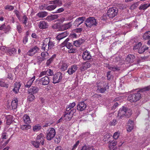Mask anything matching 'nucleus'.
Listing matches in <instances>:
<instances>
[{
  "label": "nucleus",
  "instance_id": "59",
  "mask_svg": "<svg viewBox=\"0 0 150 150\" xmlns=\"http://www.w3.org/2000/svg\"><path fill=\"white\" fill-rule=\"evenodd\" d=\"M69 49L68 52L69 53H74L76 52V50L74 48H73V47Z\"/></svg>",
  "mask_w": 150,
  "mask_h": 150
},
{
  "label": "nucleus",
  "instance_id": "28",
  "mask_svg": "<svg viewBox=\"0 0 150 150\" xmlns=\"http://www.w3.org/2000/svg\"><path fill=\"white\" fill-rule=\"evenodd\" d=\"M58 17L59 16L57 14L51 15L47 16L46 18V19L48 21H51L57 19Z\"/></svg>",
  "mask_w": 150,
  "mask_h": 150
},
{
  "label": "nucleus",
  "instance_id": "43",
  "mask_svg": "<svg viewBox=\"0 0 150 150\" xmlns=\"http://www.w3.org/2000/svg\"><path fill=\"white\" fill-rule=\"evenodd\" d=\"M0 86L7 88L8 87V85L5 83L3 81L1 80L0 81Z\"/></svg>",
  "mask_w": 150,
  "mask_h": 150
},
{
  "label": "nucleus",
  "instance_id": "4",
  "mask_svg": "<svg viewBox=\"0 0 150 150\" xmlns=\"http://www.w3.org/2000/svg\"><path fill=\"white\" fill-rule=\"evenodd\" d=\"M55 134V129L53 128H50L47 131L46 139L48 140H51L54 138Z\"/></svg>",
  "mask_w": 150,
  "mask_h": 150
},
{
  "label": "nucleus",
  "instance_id": "23",
  "mask_svg": "<svg viewBox=\"0 0 150 150\" xmlns=\"http://www.w3.org/2000/svg\"><path fill=\"white\" fill-rule=\"evenodd\" d=\"M65 112L64 114V117L65 119L67 120H70L72 118L74 113H73L70 111H67Z\"/></svg>",
  "mask_w": 150,
  "mask_h": 150
},
{
  "label": "nucleus",
  "instance_id": "62",
  "mask_svg": "<svg viewBox=\"0 0 150 150\" xmlns=\"http://www.w3.org/2000/svg\"><path fill=\"white\" fill-rule=\"evenodd\" d=\"M92 146H84L82 147L81 150H90L88 149L89 147H92Z\"/></svg>",
  "mask_w": 150,
  "mask_h": 150
},
{
  "label": "nucleus",
  "instance_id": "64",
  "mask_svg": "<svg viewBox=\"0 0 150 150\" xmlns=\"http://www.w3.org/2000/svg\"><path fill=\"white\" fill-rule=\"evenodd\" d=\"M64 11V9L62 8H61L58 9L54 13H60L63 12Z\"/></svg>",
  "mask_w": 150,
  "mask_h": 150
},
{
  "label": "nucleus",
  "instance_id": "6",
  "mask_svg": "<svg viewBox=\"0 0 150 150\" xmlns=\"http://www.w3.org/2000/svg\"><path fill=\"white\" fill-rule=\"evenodd\" d=\"M97 91L100 93H104L105 91L108 89L109 88L108 84L104 82H102L97 86Z\"/></svg>",
  "mask_w": 150,
  "mask_h": 150
},
{
  "label": "nucleus",
  "instance_id": "1",
  "mask_svg": "<svg viewBox=\"0 0 150 150\" xmlns=\"http://www.w3.org/2000/svg\"><path fill=\"white\" fill-rule=\"evenodd\" d=\"M132 114V111L130 108L123 106L118 111V117L120 119H122L124 116L129 118Z\"/></svg>",
  "mask_w": 150,
  "mask_h": 150
},
{
  "label": "nucleus",
  "instance_id": "57",
  "mask_svg": "<svg viewBox=\"0 0 150 150\" xmlns=\"http://www.w3.org/2000/svg\"><path fill=\"white\" fill-rule=\"evenodd\" d=\"M23 19L24 20L23 23L26 25L28 21V18L25 15H24L23 16Z\"/></svg>",
  "mask_w": 150,
  "mask_h": 150
},
{
  "label": "nucleus",
  "instance_id": "58",
  "mask_svg": "<svg viewBox=\"0 0 150 150\" xmlns=\"http://www.w3.org/2000/svg\"><path fill=\"white\" fill-rule=\"evenodd\" d=\"M120 134L118 132H115L113 135V137L115 139H117L119 136Z\"/></svg>",
  "mask_w": 150,
  "mask_h": 150
},
{
  "label": "nucleus",
  "instance_id": "8",
  "mask_svg": "<svg viewBox=\"0 0 150 150\" xmlns=\"http://www.w3.org/2000/svg\"><path fill=\"white\" fill-rule=\"evenodd\" d=\"M50 80L49 77L46 76L41 78L39 80V82L41 84L43 85H47L49 84Z\"/></svg>",
  "mask_w": 150,
  "mask_h": 150
},
{
  "label": "nucleus",
  "instance_id": "15",
  "mask_svg": "<svg viewBox=\"0 0 150 150\" xmlns=\"http://www.w3.org/2000/svg\"><path fill=\"white\" fill-rule=\"evenodd\" d=\"M45 138L43 134L40 133L38 135L36 140L38 142H40L41 144L43 145L44 144Z\"/></svg>",
  "mask_w": 150,
  "mask_h": 150
},
{
  "label": "nucleus",
  "instance_id": "60",
  "mask_svg": "<svg viewBox=\"0 0 150 150\" xmlns=\"http://www.w3.org/2000/svg\"><path fill=\"white\" fill-rule=\"evenodd\" d=\"M79 141H77L75 144L73 146V148L71 150H75L76 148L78 146V145L79 144Z\"/></svg>",
  "mask_w": 150,
  "mask_h": 150
},
{
  "label": "nucleus",
  "instance_id": "5",
  "mask_svg": "<svg viewBox=\"0 0 150 150\" xmlns=\"http://www.w3.org/2000/svg\"><path fill=\"white\" fill-rule=\"evenodd\" d=\"M118 12V9L113 7L108 9L107 13V15L109 17L113 18L117 15Z\"/></svg>",
  "mask_w": 150,
  "mask_h": 150
},
{
  "label": "nucleus",
  "instance_id": "52",
  "mask_svg": "<svg viewBox=\"0 0 150 150\" xmlns=\"http://www.w3.org/2000/svg\"><path fill=\"white\" fill-rule=\"evenodd\" d=\"M53 59L54 58L52 57L47 61L46 63V64L47 66H49L50 64H51V63L53 61Z\"/></svg>",
  "mask_w": 150,
  "mask_h": 150
},
{
  "label": "nucleus",
  "instance_id": "14",
  "mask_svg": "<svg viewBox=\"0 0 150 150\" xmlns=\"http://www.w3.org/2000/svg\"><path fill=\"white\" fill-rule=\"evenodd\" d=\"M82 57L85 60H89L91 58L90 52L87 50L84 51L82 54Z\"/></svg>",
  "mask_w": 150,
  "mask_h": 150
},
{
  "label": "nucleus",
  "instance_id": "35",
  "mask_svg": "<svg viewBox=\"0 0 150 150\" xmlns=\"http://www.w3.org/2000/svg\"><path fill=\"white\" fill-rule=\"evenodd\" d=\"M68 66V64L67 63L63 62L61 65L60 69L62 71H64L67 69Z\"/></svg>",
  "mask_w": 150,
  "mask_h": 150
},
{
  "label": "nucleus",
  "instance_id": "10",
  "mask_svg": "<svg viewBox=\"0 0 150 150\" xmlns=\"http://www.w3.org/2000/svg\"><path fill=\"white\" fill-rule=\"evenodd\" d=\"M76 104L75 102L70 103L69 105H67L66 107V111H70L73 113H75L76 111V109L74 108L76 105Z\"/></svg>",
  "mask_w": 150,
  "mask_h": 150
},
{
  "label": "nucleus",
  "instance_id": "22",
  "mask_svg": "<svg viewBox=\"0 0 150 150\" xmlns=\"http://www.w3.org/2000/svg\"><path fill=\"white\" fill-rule=\"evenodd\" d=\"M68 35L67 32H62L59 35H58L56 37V38L57 40L59 41L60 40L64 38L67 37Z\"/></svg>",
  "mask_w": 150,
  "mask_h": 150
},
{
  "label": "nucleus",
  "instance_id": "38",
  "mask_svg": "<svg viewBox=\"0 0 150 150\" xmlns=\"http://www.w3.org/2000/svg\"><path fill=\"white\" fill-rule=\"evenodd\" d=\"M41 128V126L39 124L33 127V130L34 132L39 131Z\"/></svg>",
  "mask_w": 150,
  "mask_h": 150
},
{
  "label": "nucleus",
  "instance_id": "9",
  "mask_svg": "<svg viewBox=\"0 0 150 150\" xmlns=\"http://www.w3.org/2000/svg\"><path fill=\"white\" fill-rule=\"evenodd\" d=\"M87 105L83 101L79 102L77 105V109L79 111H82L85 110Z\"/></svg>",
  "mask_w": 150,
  "mask_h": 150
},
{
  "label": "nucleus",
  "instance_id": "40",
  "mask_svg": "<svg viewBox=\"0 0 150 150\" xmlns=\"http://www.w3.org/2000/svg\"><path fill=\"white\" fill-rule=\"evenodd\" d=\"M57 7V6L55 5H52L48 6L46 8L47 10L51 11Z\"/></svg>",
  "mask_w": 150,
  "mask_h": 150
},
{
  "label": "nucleus",
  "instance_id": "17",
  "mask_svg": "<svg viewBox=\"0 0 150 150\" xmlns=\"http://www.w3.org/2000/svg\"><path fill=\"white\" fill-rule=\"evenodd\" d=\"M38 26L39 28L41 29H45L48 28V24L45 21H42L40 22Z\"/></svg>",
  "mask_w": 150,
  "mask_h": 150
},
{
  "label": "nucleus",
  "instance_id": "26",
  "mask_svg": "<svg viewBox=\"0 0 150 150\" xmlns=\"http://www.w3.org/2000/svg\"><path fill=\"white\" fill-rule=\"evenodd\" d=\"M35 76H34L30 79L26 83L24 84L26 88H29L31 86L33 81L35 79Z\"/></svg>",
  "mask_w": 150,
  "mask_h": 150
},
{
  "label": "nucleus",
  "instance_id": "49",
  "mask_svg": "<svg viewBox=\"0 0 150 150\" xmlns=\"http://www.w3.org/2000/svg\"><path fill=\"white\" fill-rule=\"evenodd\" d=\"M37 63L38 64H40L42 61L45 59V58L38 57H37Z\"/></svg>",
  "mask_w": 150,
  "mask_h": 150
},
{
  "label": "nucleus",
  "instance_id": "42",
  "mask_svg": "<svg viewBox=\"0 0 150 150\" xmlns=\"http://www.w3.org/2000/svg\"><path fill=\"white\" fill-rule=\"evenodd\" d=\"M29 95L28 97L27 100L30 101H32L35 98V96L34 94H29Z\"/></svg>",
  "mask_w": 150,
  "mask_h": 150
},
{
  "label": "nucleus",
  "instance_id": "27",
  "mask_svg": "<svg viewBox=\"0 0 150 150\" xmlns=\"http://www.w3.org/2000/svg\"><path fill=\"white\" fill-rule=\"evenodd\" d=\"M48 39H46L44 40L43 42V43L42 44V49H43L44 50H48L49 49H48V46H47V42L48 41Z\"/></svg>",
  "mask_w": 150,
  "mask_h": 150
},
{
  "label": "nucleus",
  "instance_id": "44",
  "mask_svg": "<svg viewBox=\"0 0 150 150\" xmlns=\"http://www.w3.org/2000/svg\"><path fill=\"white\" fill-rule=\"evenodd\" d=\"M32 144L33 145L35 148H38L39 147V145L40 143V142H38L37 140L36 141H34L32 142Z\"/></svg>",
  "mask_w": 150,
  "mask_h": 150
},
{
  "label": "nucleus",
  "instance_id": "3",
  "mask_svg": "<svg viewBox=\"0 0 150 150\" xmlns=\"http://www.w3.org/2000/svg\"><path fill=\"white\" fill-rule=\"evenodd\" d=\"M141 98V94L137 93L129 95L128 97L127 100L131 102H135L139 100Z\"/></svg>",
  "mask_w": 150,
  "mask_h": 150
},
{
  "label": "nucleus",
  "instance_id": "48",
  "mask_svg": "<svg viewBox=\"0 0 150 150\" xmlns=\"http://www.w3.org/2000/svg\"><path fill=\"white\" fill-rule=\"evenodd\" d=\"M5 8L6 10H8L10 11H11L14 9V7L12 6L7 5L5 6Z\"/></svg>",
  "mask_w": 150,
  "mask_h": 150
},
{
  "label": "nucleus",
  "instance_id": "32",
  "mask_svg": "<svg viewBox=\"0 0 150 150\" xmlns=\"http://www.w3.org/2000/svg\"><path fill=\"white\" fill-rule=\"evenodd\" d=\"M148 49V47L146 46L143 45V46H141L138 50V52L140 54H142L146 50Z\"/></svg>",
  "mask_w": 150,
  "mask_h": 150
},
{
  "label": "nucleus",
  "instance_id": "33",
  "mask_svg": "<svg viewBox=\"0 0 150 150\" xmlns=\"http://www.w3.org/2000/svg\"><path fill=\"white\" fill-rule=\"evenodd\" d=\"M117 141L116 140H113L112 142L109 141V142L108 147L110 149H112L114 146L116 145Z\"/></svg>",
  "mask_w": 150,
  "mask_h": 150
},
{
  "label": "nucleus",
  "instance_id": "29",
  "mask_svg": "<svg viewBox=\"0 0 150 150\" xmlns=\"http://www.w3.org/2000/svg\"><path fill=\"white\" fill-rule=\"evenodd\" d=\"M47 39L48 40L47 42L48 49H49V50H50L54 46L55 43L54 41L52 40H51L50 39L48 38Z\"/></svg>",
  "mask_w": 150,
  "mask_h": 150
},
{
  "label": "nucleus",
  "instance_id": "20",
  "mask_svg": "<svg viewBox=\"0 0 150 150\" xmlns=\"http://www.w3.org/2000/svg\"><path fill=\"white\" fill-rule=\"evenodd\" d=\"M81 71H83L91 67V64L88 62L83 63L81 64Z\"/></svg>",
  "mask_w": 150,
  "mask_h": 150
},
{
  "label": "nucleus",
  "instance_id": "34",
  "mask_svg": "<svg viewBox=\"0 0 150 150\" xmlns=\"http://www.w3.org/2000/svg\"><path fill=\"white\" fill-rule=\"evenodd\" d=\"M47 13L45 11H41L38 13L36 15L40 18L44 17L47 15Z\"/></svg>",
  "mask_w": 150,
  "mask_h": 150
},
{
  "label": "nucleus",
  "instance_id": "54",
  "mask_svg": "<svg viewBox=\"0 0 150 150\" xmlns=\"http://www.w3.org/2000/svg\"><path fill=\"white\" fill-rule=\"evenodd\" d=\"M14 12L17 17L18 19L19 20L20 19V16L19 12L17 10H15L14 11Z\"/></svg>",
  "mask_w": 150,
  "mask_h": 150
},
{
  "label": "nucleus",
  "instance_id": "56",
  "mask_svg": "<svg viewBox=\"0 0 150 150\" xmlns=\"http://www.w3.org/2000/svg\"><path fill=\"white\" fill-rule=\"evenodd\" d=\"M109 124L110 125H115L117 124L116 120L114 119L112 121H110Z\"/></svg>",
  "mask_w": 150,
  "mask_h": 150
},
{
  "label": "nucleus",
  "instance_id": "41",
  "mask_svg": "<svg viewBox=\"0 0 150 150\" xmlns=\"http://www.w3.org/2000/svg\"><path fill=\"white\" fill-rule=\"evenodd\" d=\"M31 126L29 125H24L21 126V128L23 130H27L31 128Z\"/></svg>",
  "mask_w": 150,
  "mask_h": 150
},
{
  "label": "nucleus",
  "instance_id": "31",
  "mask_svg": "<svg viewBox=\"0 0 150 150\" xmlns=\"http://www.w3.org/2000/svg\"><path fill=\"white\" fill-rule=\"evenodd\" d=\"M23 119L25 124H28L31 122V120L29 116L28 115H24L23 117Z\"/></svg>",
  "mask_w": 150,
  "mask_h": 150
},
{
  "label": "nucleus",
  "instance_id": "18",
  "mask_svg": "<svg viewBox=\"0 0 150 150\" xmlns=\"http://www.w3.org/2000/svg\"><path fill=\"white\" fill-rule=\"evenodd\" d=\"M69 40V38H67L62 43L61 45L62 46H66L68 49H69L73 47L72 44L70 42H68Z\"/></svg>",
  "mask_w": 150,
  "mask_h": 150
},
{
  "label": "nucleus",
  "instance_id": "2",
  "mask_svg": "<svg viewBox=\"0 0 150 150\" xmlns=\"http://www.w3.org/2000/svg\"><path fill=\"white\" fill-rule=\"evenodd\" d=\"M84 24L89 28L96 26L97 22L96 19L93 17H89L87 18L84 21Z\"/></svg>",
  "mask_w": 150,
  "mask_h": 150
},
{
  "label": "nucleus",
  "instance_id": "21",
  "mask_svg": "<svg viewBox=\"0 0 150 150\" xmlns=\"http://www.w3.org/2000/svg\"><path fill=\"white\" fill-rule=\"evenodd\" d=\"M18 100L15 99L12 101L11 102V106H9V108L11 109H15L17 108Z\"/></svg>",
  "mask_w": 150,
  "mask_h": 150
},
{
  "label": "nucleus",
  "instance_id": "61",
  "mask_svg": "<svg viewBox=\"0 0 150 150\" xmlns=\"http://www.w3.org/2000/svg\"><path fill=\"white\" fill-rule=\"evenodd\" d=\"M46 75V70L42 71L40 73V74L39 75V77H41L44 75Z\"/></svg>",
  "mask_w": 150,
  "mask_h": 150
},
{
  "label": "nucleus",
  "instance_id": "11",
  "mask_svg": "<svg viewBox=\"0 0 150 150\" xmlns=\"http://www.w3.org/2000/svg\"><path fill=\"white\" fill-rule=\"evenodd\" d=\"M39 48L36 46L31 48L27 52L28 55L32 56L34 55L39 50Z\"/></svg>",
  "mask_w": 150,
  "mask_h": 150
},
{
  "label": "nucleus",
  "instance_id": "25",
  "mask_svg": "<svg viewBox=\"0 0 150 150\" xmlns=\"http://www.w3.org/2000/svg\"><path fill=\"white\" fill-rule=\"evenodd\" d=\"M72 24L71 22L64 24L60 27V29L62 30H64L69 28L71 27Z\"/></svg>",
  "mask_w": 150,
  "mask_h": 150
},
{
  "label": "nucleus",
  "instance_id": "63",
  "mask_svg": "<svg viewBox=\"0 0 150 150\" xmlns=\"http://www.w3.org/2000/svg\"><path fill=\"white\" fill-rule=\"evenodd\" d=\"M28 38L27 36H25L24 37L23 40V44H25L26 43L28 42Z\"/></svg>",
  "mask_w": 150,
  "mask_h": 150
},
{
  "label": "nucleus",
  "instance_id": "19",
  "mask_svg": "<svg viewBox=\"0 0 150 150\" xmlns=\"http://www.w3.org/2000/svg\"><path fill=\"white\" fill-rule=\"evenodd\" d=\"M133 121L130 120H129L126 127L127 131L129 132H130L133 129Z\"/></svg>",
  "mask_w": 150,
  "mask_h": 150
},
{
  "label": "nucleus",
  "instance_id": "39",
  "mask_svg": "<svg viewBox=\"0 0 150 150\" xmlns=\"http://www.w3.org/2000/svg\"><path fill=\"white\" fill-rule=\"evenodd\" d=\"M20 86L19 84H18V83H16L14 88L13 89V91L14 92L16 93H17L19 90Z\"/></svg>",
  "mask_w": 150,
  "mask_h": 150
},
{
  "label": "nucleus",
  "instance_id": "13",
  "mask_svg": "<svg viewBox=\"0 0 150 150\" xmlns=\"http://www.w3.org/2000/svg\"><path fill=\"white\" fill-rule=\"evenodd\" d=\"M39 91V88L36 86H32L28 90V94H35L38 93Z\"/></svg>",
  "mask_w": 150,
  "mask_h": 150
},
{
  "label": "nucleus",
  "instance_id": "50",
  "mask_svg": "<svg viewBox=\"0 0 150 150\" xmlns=\"http://www.w3.org/2000/svg\"><path fill=\"white\" fill-rule=\"evenodd\" d=\"M142 45V44L140 42H139L137 44H136L134 46L133 50H136L137 49L139 50V47H140V46Z\"/></svg>",
  "mask_w": 150,
  "mask_h": 150
},
{
  "label": "nucleus",
  "instance_id": "55",
  "mask_svg": "<svg viewBox=\"0 0 150 150\" xmlns=\"http://www.w3.org/2000/svg\"><path fill=\"white\" fill-rule=\"evenodd\" d=\"M16 29L19 33H21L22 31V28L21 27V26L19 24H18L17 25Z\"/></svg>",
  "mask_w": 150,
  "mask_h": 150
},
{
  "label": "nucleus",
  "instance_id": "37",
  "mask_svg": "<svg viewBox=\"0 0 150 150\" xmlns=\"http://www.w3.org/2000/svg\"><path fill=\"white\" fill-rule=\"evenodd\" d=\"M7 117V124L8 125H10L13 120V117L12 115H9Z\"/></svg>",
  "mask_w": 150,
  "mask_h": 150
},
{
  "label": "nucleus",
  "instance_id": "24",
  "mask_svg": "<svg viewBox=\"0 0 150 150\" xmlns=\"http://www.w3.org/2000/svg\"><path fill=\"white\" fill-rule=\"evenodd\" d=\"M135 57L133 54H130L127 55L126 58V61L128 62L132 63L135 59Z\"/></svg>",
  "mask_w": 150,
  "mask_h": 150
},
{
  "label": "nucleus",
  "instance_id": "46",
  "mask_svg": "<svg viewBox=\"0 0 150 150\" xmlns=\"http://www.w3.org/2000/svg\"><path fill=\"white\" fill-rule=\"evenodd\" d=\"M16 50L15 48H12L9 49L8 51V53L10 55H12L16 52Z\"/></svg>",
  "mask_w": 150,
  "mask_h": 150
},
{
  "label": "nucleus",
  "instance_id": "45",
  "mask_svg": "<svg viewBox=\"0 0 150 150\" xmlns=\"http://www.w3.org/2000/svg\"><path fill=\"white\" fill-rule=\"evenodd\" d=\"M147 4H145L143 5H141L139 7V10H145L147 8Z\"/></svg>",
  "mask_w": 150,
  "mask_h": 150
},
{
  "label": "nucleus",
  "instance_id": "16",
  "mask_svg": "<svg viewBox=\"0 0 150 150\" xmlns=\"http://www.w3.org/2000/svg\"><path fill=\"white\" fill-rule=\"evenodd\" d=\"M77 68L78 67L76 65H72L71 68L68 69L67 72L70 75H72L76 71Z\"/></svg>",
  "mask_w": 150,
  "mask_h": 150
},
{
  "label": "nucleus",
  "instance_id": "30",
  "mask_svg": "<svg viewBox=\"0 0 150 150\" xmlns=\"http://www.w3.org/2000/svg\"><path fill=\"white\" fill-rule=\"evenodd\" d=\"M84 41L85 40L84 39H81L78 40L74 41L73 44L75 46L79 47L80 45L83 43Z\"/></svg>",
  "mask_w": 150,
  "mask_h": 150
},
{
  "label": "nucleus",
  "instance_id": "36",
  "mask_svg": "<svg viewBox=\"0 0 150 150\" xmlns=\"http://www.w3.org/2000/svg\"><path fill=\"white\" fill-rule=\"evenodd\" d=\"M144 39L147 40L150 39V31L146 32L143 35Z\"/></svg>",
  "mask_w": 150,
  "mask_h": 150
},
{
  "label": "nucleus",
  "instance_id": "7",
  "mask_svg": "<svg viewBox=\"0 0 150 150\" xmlns=\"http://www.w3.org/2000/svg\"><path fill=\"white\" fill-rule=\"evenodd\" d=\"M62 73L59 72H58L53 76V83L55 84L59 82L62 80Z\"/></svg>",
  "mask_w": 150,
  "mask_h": 150
},
{
  "label": "nucleus",
  "instance_id": "51",
  "mask_svg": "<svg viewBox=\"0 0 150 150\" xmlns=\"http://www.w3.org/2000/svg\"><path fill=\"white\" fill-rule=\"evenodd\" d=\"M46 75L48 76H52L53 75V72L52 70L50 69H47L46 70Z\"/></svg>",
  "mask_w": 150,
  "mask_h": 150
},
{
  "label": "nucleus",
  "instance_id": "53",
  "mask_svg": "<svg viewBox=\"0 0 150 150\" xmlns=\"http://www.w3.org/2000/svg\"><path fill=\"white\" fill-rule=\"evenodd\" d=\"M41 55L42 56V57L43 58H45V59H47V57L48 55V53L47 52H42L41 54Z\"/></svg>",
  "mask_w": 150,
  "mask_h": 150
},
{
  "label": "nucleus",
  "instance_id": "47",
  "mask_svg": "<svg viewBox=\"0 0 150 150\" xmlns=\"http://www.w3.org/2000/svg\"><path fill=\"white\" fill-rule=\"evenodd\" d=\"M140 4V2L138 1L136 2L134 4H132L131 7L130 8L131 9H134L135 8L139 5Z\"/></svg>",
  "mask_w": 150,
  "mask_h": 150
},
{
  "label": "nucleus",
  "instance_id": "12",
  "mask_svg": "<svg viewBox=\"0 0 150 150\" xmlns=\"http://www.w3.org/2000/svg\"><path fill=\"white\" fill-rule=\"evenodd\" d=\"M86 17L82 16L79 17L77 18L74 22V24L75 25L78 27L79 26L83 23V22L85 21Z\"/></svg>",
  "mask_w": 150,
  "mask_h": 150
}]
</instances>
